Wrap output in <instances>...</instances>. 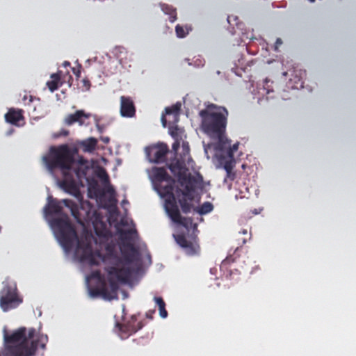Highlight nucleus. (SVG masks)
Listing matches in <instances>:
<instances>
[{
    "instance_id": "1",
    "label": "nucleus",
    "mask_w": 356,
    "mask_h": 356,
    "mask_svg": "<svg viewBox=\"0 0 356 356\" xmlns=\"http://www.w3.org/2000/svg\"><path fill=\"white\" fill-rule=\"evenodd\" d=\"M51 225L55 230L56 237L66 252L70 251L77 242L75 254L81 261L88 262L90 266H99L100 262L109 266H129L138 259V253L134 245L131 243L124 245L121 248L122 257H120L114 245L108 244L106 246V253L102 254L100 250H92L91 240L88 237L79 240L75 228L72 225L67 215L60 218H54Z\"/></svg>"
},
{
    "instance_id": "2",
    "label": "nucleus",
    "mask_w": 356,
    "mask_h": 356,
    "mask_svg": "<svg viewBox=\"0 0 356 356\" xmlns=\"http://www.w3.org/2000/svg\"><path fill=\"white\" fill-rule=\"evenodd\" d=\"M42 161L48 170L53 172L59 169L62 172L63 179L60 184L66 192L74 196L79 194V188L74 178V173L79 176L78 172L72 170L75 159L68 145L50 147L48 153L42 156Z\"/></svg>"
},
{
    "instance_id": "3",
    "label": "nucleus",
    "mask_w": 356,
    "mask_h": 356,
    "mask_svg": "<svg viewBox=\"0 0 356 356\" xmlns=\"http://www.w3.org/2000/svg\"><path fill=\"white\" fill-rule=\"evenodd\" d=\"M188 161L178 157L170 162L168 168L178 177L180 185L184 188L176 189V195L183 213H188L192 209V201L194 200L193 193L197 188L203 187V177L197 172L195 175L187 174Z\"/></svg>"
},
{
    "instance_id": "4",
    "label": "nucleus",
    "mask_w": 356,
    "mask_h": 356,
    "mask_svg": "<svg viewBox=\"0 0 356 356\" xmlns=\"http://www.w3.org/2000/svg\"><path fill=\"white\" fill-rule=\"evenodd\" d=\"M104 269L108 274V286L100 270H94L91 273L90 278L97 280L99 286L90 288V296L92 298L100 296L106 300L118 299L120 284L129 282L132 275V269L130 266L117 268L116 266L107 265H106Z\"/></svg>"
},
{
    "instance_id": "5",
    "label": "nucleus",
    "mask_w": 356,
    "mask_h": 356,
    "mask_svg": "<svg viewBox=\"0 0 356 356\" xmlns=\"http://www.w3.org/2000/svg\"><path fill=\"white\" fill-rule=\"evenodd\" d=\"M152 181L156 191L161 197H168L165 201V211L172 220L176 224L188 228V224L192 222L191 218L182 217L177 205V197L174 193L175 181L162 167L152 168Z\"/></svg>"
},
{
    "instance_id": "6",
    "label": "nucleus",
    "mask_w": 356,
    "mask_h": 356,
    "mask_svg": "<svg viewBox=\"0 0 356 356\" xmlns=\"http://www.w3.org/2000/svg\"><path fill=\"white\" fill-rule=\"evenodd\" d=\"M6 356H33L38 346L44 348L48 341L47 335L35 339V330L20 327L5 337Z\"/></svg>"
},
{
    "instance_id": "7",
    "label": "nucleus",
    "mask_w": 356,
    "mask_h": 356,
    "mask_svg": "<svg viewBox=\"0 0 356 356\" xmlns=\"http://www.w3.org/2000/svg\"><path fill=\"white\" fill-rule=\"evenodd\" d=\"M228 114L226 108L212 103L208 104L199 113L202 131L211 138L219 140L220 145L224 147Z\"/></svg>"
},
{
    "instance_id": "8",
    "label": "nucleus",
    "mask_w": 356,
    "mask_h": 356,
    "mask_svg": "<svg viewBox=\"0 0 356 356\" xmlns=\"http://www.w3.org/2000/svg\"><path fill=\"white\" fill-rule=\"evenodd\" d=\"M61 203H63L66 207L69 208L72 216L78 222H80L79 207L76 202L69 199H63L59 201L49 196L48 197V203L44 208V214L47 216L54 214H62L63 207L61 206Z\"/></svg>"
},
{
    "instance_id": "9",
    "label": "nucleus",
    "mask_w": 356,
    "mask_h": 356,
    "mask_svg": "<svg viewBox=\"0 0 356 356\" xmlns=\"http://www.w3.org/2000/svg\"><path fill=\"white\" fill-rule=\"evenodd\" d=\"M20 302L15 287L8 284L3 287L0 292V306L4 312L17 307Z\"/></svg>"
},
{
    "instance_id": "10",
    "label": "nucleus",
    "mask_w": 356,
    "mask_h": 356,
    "mask_svg": "<svg viewBox=\"0 0 356 356\" xmlns=\"http://www.w3.org/2000/svg\"><path fill=\"white\" fill-rule=\"evenodd\" d=\"M116 325L119 329V335L120 338L122 339H125L142 329L143 323L141 321L138 322L136 316L133 315L125 323L120 324L118 323Z\"/></svg>"
},
{
    "instance_id": "11",
    "label": "nucleus",
    "mask_w": 356,
    "mask_h": 356,
    "mask_svg": "<svg viewBox=\"0 0 356 356\" xmlns=\"http://www.w3.org/2000/svg\"><path fill=\"white\" fill-rule=\"evenodd\" d=\"M168 151V147L166 144L158 143L149 148L147 154L152 162L159 163L165 161Z\"/></svg>"
},
{
    "instance_id": "12",
    "label": "nucleus",
    "mask_w": 356,
    "mask_h": 356,
    "mask_svg": "<svg viewBox=\"0 0 356 356\" xmlns=\"http://www.w3.org/2000/svg\"><path fill=\"white\" fill-rule=\"evenodd\" d=\"M173 236L177 243L184 248L188 254L193 255L199 252L200 246L195 239L193 241H188L183 234H174Z\"/></svg>"
},
{
    "instance_id": "13",
    "label": "nucleus",
    "mask_w": 356,
    "mask_h": 356,
    "mask_svg": "<svg viewBox=\"0 0 356 356\" xmlns=\"http://www.w3.org/2000/svg\"><path fill=\"white\" fill-rule=\"evenodd\" d=\"M120 115L124 118H133L136 115V106L131 97H120Z\"/></svg>"
},
{
    "instance_id": "14",
    "label": "nucleus",
    "mask_w": 356,
    "mask_h": 356,
    "mask_svg": "<svg viewBox=\"0 0 356 356\" xmlns=\"http://www.w3.org/2000/svg\"><path fill=\"white\" fill-rule=\"evenodd\" d=\"M226 143L224 146L220 145V141L218 140L216 145V149L221 152L219 155V159H223L225 161L229 160V157H232V160H234V152L238 149V143L234 144L231 146L230 140H229L225 136Z\"/></svg>"
},
{
    "instance_id": "15",
    "label": "nucleus",
    "mask_w": 356,
    "mask_h": 356,
    "mask_svg": "<svg viewBox=\"0 0 356 356\" xmlns=\"http://www.w3.org/2000/svg\"><path fill=\"white\" fill-rule=\"evenodd\" d=\"M89 117V114H86L83 110H79L74 113L68 115L65 119V122L67 125H72L75 122L82 125L84 124V119H87Z\"/></svg>"
},
{
    "instance_id": "16",
    "label": "nucleus",
    "mask_w": 356,
    "mask_h": 356,
    "mask_svg": "<svg viewBox=\"0 0 356 356\" xmlns=\"http://www.w3.org/2000/svg\"><path fill=\"white\" fill-rule=\"evenodd\" d=\"M219 161L220 164L223 165L227 173L225 181H227V179L229 181H234L236 178V172L233 171L236 163L235 160H232V157H229L227 161L219 159Z\"/></svg>"
},
{
    "instance_id": "17",
    "label": "nucleus",
    "mask_w": 356,
    "mask_h": 356,
    "mask_svg": "<svg viewBox=\"0 0 356 356\" xmlns=\"http://www.w3.org/2000/svg\"><path fill=\"white\" fill-rule=\"evenodd\" d=\"M23 118L22 110L10 108L5 115L6 120L12 124H17V122L21 120H23Z\"/></svg>"
},
{
    "instance_id": "18",
    "label": "nucleus",
    "mask_w": 356,
    "mask_h": 356,
    "mask_svg": "<svg viewBox=\"0 0 356 356\" xmlns=\"http://www.w3.org/2000/svg\"><path fill=\"white\" fill-rule=\"evenodd\" d=\"M149 339L148 337H140L134 339L130 346V348L133 351L140 350L142 348L149 344Z\"/></svg>"
},
{
    "instance_id": "19",
    "label": "nucleus",
    "mask_w": 356,
    "mask_h": 356,
    "mask_svg": "<svg viewBox=\"0 0 356 356\" xmlns=\"http://www.w3.org/2000/svg\"><path fill=\"white\" fill-rule=\"evenodd\" d=\"M179 157L188 161V165H191V163L193 162V159L190 154V147L188 142H182L181 152L179 154Z\"/></svg>"
},
{
    "instance_id": "20",
    "label": "nucleus",
    "mask_w": 356,
    "mask_h": 356,
    "mask_svg": "<svg viewBox=\"0 0 356 356\" xmlns=\"http://www.w3.org/2000/svg\"><path fill=\"white\" fill-rule=\"evenodd\" d=\"M51 80L47 82V86L50 91L54 92L59 87L60 76L58 73H54L51 75Z\"/></svg>"
},
{
    "instance_id": "21",
    "label": "nucleus",
    "mask_w": 356,
    "mask_h": 356,
    "mask_svg": "<svg viewBox=\"0 0 356 356\" xmlns=\"http://www.w3.org/2000/svg\"><path fill=\"white\" fill-rule=\"evenodd\" d=\"M161 9L165 14L169 15L170 22H174L177 19L176 10L172 6L163 4L161 5Z\"/></svg>"
},
{
    "instance_id": "22",
    "label": "nucleus",
    "mask_w": 356,
    "mask_h": 356,
    "mask_svg": "<svg viewBox=\"0 0 356 356\" xmlns=\"http://www.w3.org/2000/svg\"><path fill=\"white\" fill-rule=\"evenodd\" d=\"M95 234L100 237H107L108 235V230L106 225L104 222L96 223L94 225Z\"/></svg>"
},
{
    "instance_id": "23",
    "label": "nucleus",
    "mask_w": 356,
    "mask_h": 356,
    "mask_svg": "<svg viewBox=\"0 0 356 356\" xmlns=\"http://www.w3.org/2000/svg\"><path fill=\"white\" fill-rule=\"evenodd\" d=\"M154 300L159 307V315L161 318H165L168 316V312L165 309V303L161 297H154Z\"/></svg>"
},
{
    "instance_id": "24",
    "label": "nucleus",
    "mask_w": 356,
    "mask_h": 356,
    "mask_svg": "<svg viewBox=\"0 0 356 356\" xmlns=\"http://www.w3.org/2000/svg\"><path fill=\"white\" fill-rule=\"evenodd\" d=\"M97 140L95 138H90L83 142V146L87 152H92L95 149Z\"/></svg>"
},
{
    "instance_id": "25",
    "label": "nucleus",
    "mask_w": 356,
    "mask_h": 356,
    "mask_svg": "<svg viewBox=\"0 0 356 356\" xmlns=\"http://www.w3.org/2000/svg\"><path fill=\"white\" fill-rule=\"evenodd\" d=\"M180 106V104H175L170 107L165 108V115H172L174 120H176L179 114Z\"/></svg>"
},
{
    "instance_id": "26",
    "label": "nucleus",
    "mask_w": 356,
    "mask_h": 356,
    "mask_svg": "<svg viewBox=\"0 0 356 356\" xmlns=\"http://www.w3.org/2000/svg\"><path fill=\"white\" fill-rule=\"evenodd\" d=\"M120 238L122 240L131 241L133 235L137 234V231L135 229H130L127 230L120 231Z\"/></svg>"
},
{
    "instance_id": "27",
    "label": "nucleus",
    "mask_w": 356,
    "mask_h": 356,
    "mask_svg": "<svg viewBox=\"0 0 356 356\" xmlns=\"http://www.w3.org/2000/svg\"><path fill=\"white\" fill-rule=\"evenodd\" d=\"M213 209V204L209 202L203 203L200 207L198 208L197 212L202 215L207 214L211 212Z\"/></svg>"
},
{
    "instance_id": "28",
    "label": "nucleus",
    "mask_w": 356,
    "mask_h": 356,
    "mask_svg": "<svg viewBox=\"0 0 356 356\" xmlns=\"http://www.w3.org/2000/svg\"><path fill=\"white\" fill-rule=\"evenodd\" d=\"M239 248H237L233 254H229L222 262V266H226L228 264H230L236 261V257L238 256L237 254V252Z\"/></svg>"
},
{
    "instance_id": "29",
    "label": "nucleus",
    "mask_w": 356,
    "mask_h": 356,
    "mask_svg": "<svg viewBox=\"0 0 356 356\" xmlns=\"http://www.w3.org/2000/svg\"><path fill=\"white\" fill-rule=\"evenodd\" d=\"M114 55L119 60L120 63H122V59L124 57L123 54H126L127 52L126 49L122 47H117L114 49Z\"/></svg>"
},
{
    "instance_id": "30",
    "label": "nucleus",
    "mask_w": 356,
    "mask_h": 356,
    "mask_svg": "<svg viewBox=\"0 0 356 356\" xmlns=\"http://www.w3.org/2000/svg\"><path fill=\"white\" fill-rule=\"evenodd\" d=\"M175 32L176 35L178 38H182L186 36V35L188 33V31H185L184 27L180 26L179 24H177L175 27Z\"/></svg>"
},
{
    "instance_id": "31",
    "label": "nucleus",
    "mask_w": 356,
    "mask_h": 356,
    "mask_svg": "<svg viewBox=\"0 0 356 356\" xmlns=\"http://www.w3.org/2000/svg\"><path fill=\"white\" fill-rule=\"evenodd\" d=\"M273 82L271 81L270 79H265L264 84V88L265 90H266L267 93H269L270 92H273V88L271 86V84H273Z\"/></svg>"
},
{
    "instance_id": "32",
    "label": "nucleus",
    "mask_w": 356,
    "mask_h": 356,
    "mask_svg": "<svg viewBox=\"0 0 356 356\" xmlns=\"http://www.w3.org/2000/svg\"><path fill=\"white\" fill-rule=\"evenodd\" d=\"M170 129V134L174 138H177L179 136V129L177 125L171 126L169 128Z\"/></svg>"
},
{
    "instance_id": "33",
    "label": "nucleus",
    "mask_w": 356,
    "mask_h": 356,
    "mask_svg": "<svg viewBox=\"0 0 356 356\" xmlns=\"http://www.w3.org/2000/svg\"><path fill=\"white\" fill-rule=\"evenodd\" d=\"M82 83H83V87H84L86 90H88L90 89L91 84H90V81L88 79H83Z\"/></svg>"
},
{
    "instance_id": "34",
    "label": "nucleus",
    "mask_w": 356,
    "mask_h": 356,
    "mask_svg": "<svg viewBox=\"0 0 356 356\" xmlns=\"http://www.w3.org/2000/svg\"><path fill=\"white\" fill-rule=\"evenodd\" d=\"M69 135V131L65 129H62L58 133L56 136V137H60V136H67Z\"/></svg>"
},
{
    "instance_id": "35",
    "label": "nucleus",
    "mask_w": 356,
    "mask_h": 356,
    "mask_svg": "<svg viewBox=\"0 0 356 356\" xmlns=\"http://www.w3.org/2000/svg\"><path fill=\"white\" fill-rule=\"evenodd\" d=\"M180 143L178 140H177L173 144H172V149L175 152H177L178 149L179 148Z\"/></svg>"
},
{
    "instance_id": "36",
    "label": "nucleus",
    "mask_w": 356,
    "mask_h": 356,
    "mask_svg": "<svg viewBox=\"0 0 356 356\" xmlns=\"http://www.w3.org/2000/svg\"><path fill=\"white\" fill-rule=\"evenodd\" d=\"M282 44V41L281 38H277L275 44V49L277 50L279 47Z\"/></svg>"
},
{
    "instance_id": "37",
    "label": "nucleus",
    "mask_w": 356,
    "mask_h": 356,
    "mask_svg": "<svg viewBox=\"0 0 356 356\" xmlns=\"http://www.w3.org/2000/svg\"><path fill=\"white\" fill-rule=\"evenodd\" d=\"M154 313V310H149L147 313H146V317L149 318V319H152L153 318V314Z\"/></svg>"
},
{
    "instance_id": "38",
    "label": "nucleus",
    "mask_w": 356,
    "mask_h": 356,
    "mask_svg": "<svg viewBox=\"0 0 356 356\" xmlns=\"http://www.w3.org/2000/svg\"><path fill=\"white\" fill-rule=\"evenodd\" d=\"M161 122H162V124L164 127H166L167 125V120H166V118L164 114L162 115V117H161Z\"/></svg>"
},
{
    "instance_id": "39",
    "label": "nucleus",
    "mask_w": 356,
    "mask_h": 356,
    "mask_svg": "<svg viewBox=\"0 0 356 356\" xmlns=\"http://www.w3.org/2000/svg\"><path fill=\"white\" fill-rule=\"evenodd\" d=\"M243 235L248 234V230L247 229H243L241 232H240Z\"/></svg>"
},
{
    "instance_id": "40",
    "label": "nucleus",
    "mask_w": 356,
    "mask_h": 356,
    "mask_svg": "<svg viewBox=\"0 0 356 356\" xmlns=\"http://www.w3.org/2000/svg\"><path fill=\"white\" fill-rule=\"evenodd\" d=\"M70 65V63L68 62V61H65L64 63H63V65L64 66H69Z\"/></svg>"
},
{
    "instance_id": "41",
    "label": "nucleus",
    "mask_w": 356,
    "mask_h": 356,
    "mask_svg": "<svg viewBox=\"0 0 356 356\" xmlns=\"http://www.w3.org/2000/svg\"><path fill=\"white\" fill-rule=\"evenodd\" d=\"M74 73L77 76H79L80 75V71L79 70L77 72H76L74 70Z\"/></svg>"
},
{
    "instance_id": "42",
    "label": "nucleus",
    "mask_w": 356,
    "mask_h": 356,
    "mask_svg": "<svg viewBox=\"0 0 356 356\" xmlns=\"http://www.w3.org/2000/svg\"><path fill=\"white\" fill-rule=\"evenodd\" d=\"M29 102H33V96L29 95Z\"/></svg>"
},
{
    "instance_id": "43",
    "label": "nucleus",
    "mask_w": 356,
    "mask_h": 356,
    "mask_svg": "<svg viewBox=\"0 0 356 356\" xmlns=\"http://www.w3.org/2000/svg\"><path fill=\"white\" fill-rule=\"evenodd\" d=\"M246 241H247V238H243V239H242V242H243V243H246Z\"/></svg>"
},
{
    "instance_id": "44",
    "label": "nucleus",
    "mask_w": 356,
    "mask_h": 356,
    "mask_svg": "<svg viewBox=\"0 0 356 356\" xmlns=\"http://www.w3.org/2000/svg\"><path fill=\"white\" fill-rule=\"evenodd\" d=\"M27 98H28V97H27V96H26V95H25V96L23 97V100H24V102H26V99H27Z\"/></svg>"
},
{
    "instance_id": "45",
    "label": "nucleus",
    "mask_w": 356,
    "mask_h": 356,
    "mask_svg": "<svg viewBox=\"0 0 356 356\" xmlns=\"http://www.w3.org/2000/svg\"><path fill=\"white\" fill-rule=\"evenodd\" d=\"M105 143H108L109 141L108 138H106L103 140Z\"/></svg>"
},
{
    "instance_id": "46",
    "label": "nucleus",
    "mask_w": 356,
    "mask_h": 356,
    "mask_svg": "<svg viewBox=\"0 0 356 356\" xmlns=\"http://www.w3.org/2000/svg\"><path fill=\"white\" fill-rule=\"evenodd\" d=\"M311 3H314L316 0H308Z\"/></svg>"
},
{
    "instance_id": "47",
    "label": "nucleus",
    "mask_w": 356,
    "mask_h": 356,
    "mask_svg": "<svg viewBox=\"0 0 356 356\" xmlns=\"http://www.w3.org/2000/svg\"><path fill=\"white\" fill-rule=\"evenodd\" d=\"M124 202V204H126V202H127V201L124 200V202Z\"/></svg>"
},
{
    "instance_id": "48",
    "label": "nucleus",
    "mask_w": 356,
    "mask_h": 356,
    "mask_svg": "<svg viewBox=\"0 0 356 356\" xmlns=\"http://www.w3.org/2000/svg\"><path fill=\"white\" fill-rule=\"evenodd\" d=\"M124 202V204H126V202H127V201L124 200V202Z\"/></svg>"
}]
</instances>
